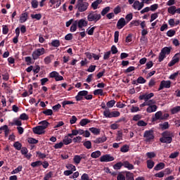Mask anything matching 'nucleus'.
Here are the masks:
<instances>
[{
	"label": "nucleus",
	"mask_w": 180,
	"mask_h": 180,
	"mask_svg": "<svg viewBox=\"0 0 180 180\" xmlns=\"http://www.w3.org/2000/svg\"><path fill=\"white\" fill-rule=\"evenodd\" d=\"M153 96H154V94L153 93H150V94H142L141 96H139V99L140 101H149V99H151V98H153Z\"/></svg>",
	"instance_id": "nucleus-14"
},
{
	"label": "nucleus",
	"mask_w": 180,
	"mask_h": 180,
	"mask_svg": "<svg viewBox=\"0 0 180 180\" xmlns=\"http://www.w3.org/2000/svg\"><path fill=\"white\" fill-rule=\"evenodd\" d=\"M53 57L52 55L49 56H46L44 59V61L45 63V64H50V63H51V58Z\"/></svg>",
	"instance_id": "nucleus-54"
},
{
	"label": "nucleus",
	"mask_w": 180,
	"mask_h": 180,
	"mask_svg": "<svg viewBox=\"0 0 180 180\" xmlns=\"http://www.w3.org/2000/svg\"><path fill=\"white\" fill-rule=\"evenodd\" d=\"M125 19L127 20V23H129V22H130V20H131V19H133V14L129 13V14L127 15L125 17Z\"/></svg>",
	"instance_id": "nucleus-62"
},
{
	"label": "nucleus",
	"mask_w": 180,
	"mask_h": 180,
	"mask_svg": "<svg viewBox=\"0 0 180 180\" xmlns=\"http://www.w3.org/2000/svg\"><path fill=\"white\" fill-rule=\"evenodd\" d=\"M63 143L65 144V146H68V144H71V143H72V139H71V138L65 136L63 140Z\"/></svg>",
	"instance_id": "nucleus-26"
},
{
	"label": "nucleus",
	"mask_w": 180,
	"mask_h": 180,
	"mask_svg": "<svg viewBox=\"0 0 180 180\" xmlns=\"http://www.w3.org/2000/svg\"><path fill=\"white\" fill-rule=\"evenodd\" d=\"M137 82H138V84H146V79H144V77H139L137 79Z\"/></svg>",
	"instance_id": "nucleus-61"
},
{
	"label": "nucleus",
	"mask_w": 180,
	"mask_h": 180,
	"mask_svg": "<svg viewBox=\"0 0 180 180\" xmlns=\"http://www.w3.org/2000/svg\"><path fill=\"white\" fill-rule=\"evenodd\" d=\"M157 18H158V13H155L151 14L150 20V23L154 22V20H155V19H157Z\"/></svg>",
	"instance_id": "nucleus-50"
},
{
	"label": "nucleus",
	"mask_w": 180,
	"mask_h": 180,
	"mask_svg": "<svg viewBox=\"0 0 180 180\" xmlns=\"http://www.w3.org/2000/svg\"><path fill=\"white\" fill-rule=\"evenodd\" d=\"M154 167V161L151 160H147V167L149 169H152V168Z\"/></svg>",
	"instance_id": "nucleus-42"
},
{
	"label": "nucleus",
	"mask_w": 180,
	"mask_h": 180,
	"mask_svg": "<svg viewBox=\"0 0 180 180\" xmlns=\"http://www.w3.org/2000/svg\"><path fill=\"white\" fill-rule=\"evenodd\" d=\"M175 30H170L169 31H167V35L168 36V37H172L173 36H175Z\"/></svg>",
	"instance_id": "nucleus-59"
},
{
	"label": "nucleus",
	"mask_w": 180,
	"mask_h": 180,
	"mask_svg": "<svg viewBox=\"0 0 180 180\" xmlns=\"http://www.w3.org/2000/svg\"><path fill=\"white\" fill-rule=\"evenodd\" d=\"M46 54V49L44 48H39L35 49L32 53V57L34 60H38L40 56Z\"/></svg>",
	"instance_id": "nucleus-5"
},
{
	"label": "nucleus",
	"mask_w": 180,
	"mask_h": 180,
	"mask_svg": "<svg viewBox=\"0 0 180 180\" xmlns=\"http://www.w3.org/2000/svg\"><path fill=\"white\" fill-rule=\"evenodd\" d=\"M53 176V172H49L47 173L45 176L44 177V180H50V178Z\"/></svg>",
	"instance_id": "nucleus-60"
},
{
	"label": "nucleus",
	"mask_w": 180,
	"mask_h": 180,
	"mask_svg": "<svg viewBox=\"0 0 180 180\" xmlns=\"http://www.w3.org/2000/svg\"><path fill=\"white\" fill-rule=\"evenodd\" d=\"M121 140H123V132H122V131H118L116 141H120Z\"/></svg>",
	"instance_id": "nucleus-38"
},
{
	"label": "nucleus",
	"mask_w": 180,
	"mask_h": 180,
	"mask_svg": "<svg viewBox=\"0 0 180 180\" xmlns=\"http://www.w3.org/2000/svg\"><path fill=\"white\" fill-rule=\"evenodd\" d=\"M164 88H171V81L167 80H162L160 82V87L158 89V91H161L162 89H164Z\"/></svg>",
	"instance_id": "nucleus-13"
},
{
	"label": "nucleus",
	"mask_w": 180,
	"mask_h": 180,
	"mask_svg": "<svg viewBox=\"0 0 180 180\" xmlns=\"http://www.w3.org/2000/svg\"><path fill=\"white\" fill-rule=\"evenodd\" d=\"M88 6H89L88 2L84 1V0H77L76 9H77L78 12H85L88 9Z\"/></svg>",
	"instance_id": "nucleus-3"
},
{
	"label": "nucleus",
	"mask_w": 180,
	"mask_h": 180,
	"mask_svg": "<svg viewBox=\"0 0 180 180\" xmlns=\"http://www.w3.org/2000/svg\"><path fill=\"white\" fill-rule=\"evenodd\" d=\"M109 11H110V7L107 6L102 10L100 15H101V16H105V15H106Z\"/></svg>",
	"instance_id": "nucleus-36"
},
{
	"label": "nucleus",
	"mask_w": 180,
	"mask_h": 180,
	"mask_svg": "<svg viewBox=\"0 0 180 180\" xmlns=\"http://www.w3.org/2000/svg\"><path fill=\"white\" fill-rule=\"evenodd\" d=\"M115 103H116V101L115 100H111L107 103V106L108 108H113Z\"/></svg>",
	"instance_id": "nucleus-58"
},
{
	"label": "nucleus",
	"mask_w": 180,
	"mask_h": 180,
	"mask_svg": "<svg viewBox=\"0 0 180 180\" xmlns=\"http://www.w3.org/2000/svg\"><path fill=\"white\" fill-rule=\"evenodd\" d=\"M87 123H91V121L88 119H82L80 122H79V124L80 126H86V124Z\"/></svg>",
	"instance_id": "nucleus-41"
},
{
	"label": "nucleus",
	"mask_w": 180,
	"mask_h": 180,
	"mask_svg": "<svg viewBox=\"0 0 180 180\" xmlns=\"http://www.w3.org/2000/svg\"><path fill=\"white\" fill-rule=\"evenodd\" d=\"M13 147L15 150H18L19 151L22 150V143H20L19 141H16L14 143Z\"/></svg>",
	"instance_id": "nucleus-32"
},
{
	"label": "nucleus",
	"mask_w": 180,
	"mask_h": 180,
	"mask_svg": "<svg viewBox=\"0 0 180 180\" xmlns=\"http://www.w3.org/2000/svg\"><path fill=\"white\" fill-rule=\"evenodd\" d=\"M42 113H44V115H45L46 116H51V115H53V110L48 109V110H44Z\"/></svg>",
	"instance_id": "nucleus-47"
},
{
	"label": "nucleus",
	"mask_w": 180,
	"mask_h": 180,
	"mask_svg": "<svg viewBox=\"0 0 180 180\" xmlns=\"http://www.w3.org/2000/svg\"><path fill=\"white\" fill-rule=\"evenodd\" d=\"M66 168L69 169V171H72V172H74V171L77 170V168L73 165L69 164L66 165Z\"/></svg>",
	"instance_id": "nucleus-43"
},
{
	"label": "nucleus",
	"mask_w": 180,
	"mask_h": 180,
	"mask_svg": "<svg viewBox=\"0 0 180 180\" xmlns=\"http://www.w3.org/2000/svg\"><path fill=\"white\" fill-rule=\"evenodd\" d=\"M101 4H102V0H96L91 4V8L94 10L98 9V6H99Z\"/></svg>",
	"instance_id": "nucleus-23"
},
{
	"label": "nucleus",
	"mask_w": 180,
	"mask_h": 180,
	"mask_svg": "<svg viewBox=\"0 0 180 180\" xmlns=\"http://www.w3.org/2000/svg\"><path fill=\"white\" fill-rule=\"evenodd\" d=\"M132 8L136 11H141L144 8V3L139 2V1H135L132 5Z\"/></svg>",
	"instance_id": "nucleus-11"
},
{
	"label": "nucleus",
	"mask_w": 180,
	"mask_h": 180,
	"mask_svg": "<svg viewBox=\"0 0 180 180\" xmlns=\"http://www.w3.org/2000/svg\"><path fill=\"white\" fill-rule=\"evenodd\" d=\"M180 112V106H176L171 110L172 115H175Z\"/></svg>",
	"instance_id": "nucleus-40"
},
{
	"label": "nucleus",
	"mask_w": 180,
	"mask_h": 180,
	"mask_svg": "<svg viewBox=\"0 0 180 180\" xmlns=\"http://www.w3.org/2000/svg\"><path fill=\"white\" fill-rule=\"evenodd\" d=\"M31 5L34 9H37L39 6V1H37V0H32Z\"/></svg>",
	"instance_id": "nucleus-46"
},
{
	"label": "nucleus",
	"mask_w": 180,
	"mask_h": 180,
	"mask_svg": "<svg viewBox=\"0 0 180 180\" xmlns=\"http://www.w3.org/2000/svg\"><path fill=\"white\" fill-rule=\"evenodd\" d=\"M81 179L82 180H92V179H89V176L88 175V174H83L82 177H81Z\"/></svg>",
	"instance_id": "nucleus-64"
},
{
	"label": "nucleus",
	"mask_w": 180,
	"mask_h": 180,
	"mask_svg": "<svg viewBox=\"0 0 180 180\" xmlns=\"http://www.w3.org/2000/svg\"><path fill=\"white\" fill-rule=\"evenodd\" d=\"M27 141L30 144H37V143H39V141L34 139V138H29Z\"/></svg>",
	"instance_id": "nucleus-55"
},
{
	"label": "nucleus",
	"mask_w": 180,
	"mask_h": 180,
	"mask_svg": "<svg viewBox=\"0 0 180 180\" xmlns=\"http://www.w3.org/2000/svg\"><path fill=\"white\" fill-rule=\"evenodd\" d=\"M160 127L163 130H167V129H169V124L168 123V122H165L163 124H162Z\"/></svg>",
	"instance_id": "nucleus-52"
},
{
	"label": "nucleus",
	"mask_w": 180,
	"mask_h": 180,
	"mask_svg": "<svg viewBox=\"0 0 180 180\" xmlns=\"http://www.w3.org/2000/svg\"><path fill=\"white\" fill-rule=\"evenodd\" d=\"M41 164V161H36L31 163V167H32L33 168H36V167H40Z\"/></svg>",
	"instance_id": "nucleus-48"
},
{
	"label": "nucleus",
	"mask_w": 180,
	"mask_h": 180,
	"mask_svg": "<svg viewBox=\"0 0 180 180\" xmlns=\"http://www.w3.org/2000/svg\"><path fill=\"white\" fill-rule=\"evenodd\" d=\"M120 116V112L119 111H112L110 114V118L112 117H119Z\"/></svg>",
	"instance_id": "nucleus-45"
},
{
	"label": "nucleus",
	"mask_w": 180,
	"mask_h": 180,
	"mask_svg": "<svg viewBox=\"0 0 180 180\" xmlns=\"http://www.w3.org/2000/svg\"><path fill=\"white\" fill-rule=\"evenodd\" d=\"M167 12L170 15H175L176 13V6H171L167 8Z\"/></svg>",
	"instance_id": "nucleus-21"
},
{
	"label": "nucleus",
	"mask_w": 180,
	"mask_h": 180,
	"mask_svg": "<svg viewBox=\"0 0 180 180\" xmlns=\"http://www.w3.org/2000/svg\"><path fill=\"white\" fill-rule=\"evenodd\" d=\"M123 167L129 170L134 169V165H133V164L129 163V161L123 162Z\"/></svg>",
	"instance_id": "nucleus-19"
},
{
	"label": "nucleus",
	"mask_w": 180,
	"mask_h": 180,
	"mask_svg": "<svg viewBox=\"0 0 180 180\" xmlns=\"http://www.w3.org/2000/svg\"><path fill=\"white\" fill-rule=\"evenodd\" d=\"M89 130L93 133V134H96V136H98V134H100L101 133V129L98 128L91 127L89 128Z\"/></svg>",
	"instance_id": "nucleus-31"
},
{
	"label": "nucleus",
	"mask_w": 180,
	"mask_h": 180,
	"mask_svg": "<svg viewBox=\"0 0 180 180\" xmlns=\"http://www.w3.org/2000/svg\"><path fill=\"white\" fill-rule=\"evenodd\" d=\"M107 140L108 138H106V136H102L96 139L93 142L95 143V144H101L102 143H105Z\"/></svg>",
	"instance_id": "nucleus-18"
},
{
	"label": "nucleus",
	"mask_w": 180,
	"mask_h": 180,
	"mask_svg": "<svg viewBox=\"0 0 180 180\" xmlns=\"http://www.w3.org/2000/svg\"><path fill=\"white\" fill-rule=\"evenodd\" d=\"M127 25L126 20L124 18H121L117 22V29H123Z\"/></svg>",
	"instance_id": "nucleus-15"
},
{
	"label": "nucleus",
	"mask_w": 180,
	"mask_h": 180,
	"mask_svg": "<svg viewBox=\"0 0 180 180\" xmlns=\"http://www.w3.org/2000/svg\"><path fill=\"white\" fill-rule=\"evenodd\" d=\"M110 115H111V112L106 109L104 112H103V115L105 116V117H109L110 118Z\"/></svg>",
	"instance_id": "nucleus-63"
},
{
	"label": "nucleus",
	"mask_w": 180,
	"mask_h": 180,
	"mask_svg": "<svg viewBox=\"0 0 180 180\" xmlns=\"http://www.w3.org/2000/svg\"><path fill=\"white\" fill-rule=\"evenodd\" d=\"M39 124H41V125H39L41 127V128L44 129V130H46V129H47V127H49V122H47L46 120H44V121H41L39 122Z\"/></svg>",
	"instance_id": "nucleus-28"
},
{
	"label": "nucleus",
	"mask_w": 180,
	"mask_h": 180,
	"mask_svg": "<svg viewBox=\"0 0 180 180\" xmlns=\"http://www.w3.org/2000/svg\"><path fill=\"white\" fill-rule=\"evenodd\" d=\"M147 125V123L146 122H144L143 120H139L137 122V126H139V127H144Z\"/></svg>",
	"instance_id": "nucleus-56"
},
{
	"label": "nucleus",
	"mask_w": 180,
	"mask_h": 180,
	"mask_svg": "<svg viewBox=\"0 0 180 180\" xmlns=\"http://www.w3.org/2000/svg\"><path fill=\"white\" fill-rule=\"evenodd\" d=\"M86 95H88V91L84 90L79 91L77 95L75 96V99L76 101H77V102L79 101H82L84 99V97H86Z\"/></svg>",
	"instance_id": "nucleus-12"
},
{
	"label": "nucleus",
	"mask_w": 180,
	"mask_h": 180,
	"mask_svg": "<svg viewBox=\"0 0 180 180\" xmlns=\"http://www.w3.org/2000/svg\"><path fill=\"white\" fill-rule=\"evenodd\" d=\"M126 180H134V174L130 172H125Z\"/></svg>",
	"instance_id": "nucleus-20"
},
{
	"label": "nucleus",
	"mask_w": 180,
	"mask_h": 180,
	"mask_svg": "<svg viewBox=\"0 0 180 180\" xmlns=\"http://www.w3.org/2000/svg\"><path fill=\"white\" fill-rule=\"evenodd\" d=\"M22 169H23V167H22V165H20L16 169L13 170L11 172V174H12V175H13L14 174H18V172H20L22 171Z\"/></svg>",
	"instance_id": "nucleus-37"
},
{
	"label": "nucleus",
	"mask_w": 180,
	"mask_h": 180,
	"mask_svg": "<svg viewBox=\"0 0 180 180\" xmlns=\"http://www.w3.org/2000/svg\"><path fill=\"white\" fill-rule=\"evenodd\" d=\"M125 172H120L117 176V180H126Z\"/></svg>",
	"instance_id": "nucleus-29"
},
{
	"label": "nucleus",
	"mask_w": 180,
	"mask_h": 180,
	"mask_svg": "<svg viewBox=\"0 0 180 180\" xmlns=\"http://www.w3.org/2000/svg\"><path fill=\"white\" fill-rule=\"evenodd\" d=\"M76 23H77V27H79V29H82V27H86V26H88V21L84 18L77 20Z\"/></svg>",
	"instance_id": "nucleus-10"
},
{
	"label": "nucleus",
	"mask_w": 180,
	"mask_h": 180,
	"mask_svg": "<svg viewBox=\"0 0 180 180\" xmlns=\"http://www.w3.org/2000/svg\"><path fill=\"white\" fill-rule=\"evenodd\" d=\"M157 105H149L148 107V108L146 109V112H148V113H153V112H156L157 111Z\"/></svg>",
	"instance_id": "nucleus-22"
},
{
	"label": "nucleus",
	"mask_w": 180,
	"mask_h": 180,
	"mask_svg": "<svg viewBox=\"0 0 180 180\" xmlns=\"http://www.w3.org/2000/svg\"><path fill=\"white\" fill-rule=\"evenodd\" d=\"M122 167H123V162H117L113 165L114 169H117V170L120 169V168H122Z\"/></svg>",
	"instance_id": "nucleus-44"
},
{
	"label": "nucleus",
	"mask_w": 180,
	"mask_h": 180,
	"mask_svg": "<svg viewBox=\"0 0 180 180\" xmlns=\"http://www.w3.org/2000/svg\"><path fill=\"white\" fill-rule=\"evenodd\" d=\"M164 168H165V164L160 162L154 167V169L155 171H160V169H164Z\"/></svg>",
	"instance_id": "nucleus-25"
},
{
	"label": "nucleus",
	"mask_w": 180,
	"mask_h": 180,
	"mask_svg": "<svg viewBox=\"0 0 180 180\" xmlns=\"http://www.w3.org/2000/svg\"><path fill=\"white\" fill-rule=\"evenodd\" d=\"M129 150H130V147L129 146V145H124L120 148L121 153H127Z\"/></svg>",
	"instance_id": "nucleus-34"
},
{
	"label": "nucleus",
	"mask_w": 180,
	"mask_h": 180,
	"mask_svg": "<svg viewBox=\"0 0 180 180\" xmlns=\"http://www.w3.org/2000/svg\"><path fill=\"white\" fill-rule=\"evenodd\" d=\"M72 141L74 143H81V141H82V137H81L79 136H76V137L73 138Z\"/></svg>",
	"instance_id": "nucleus-57"
},
{
	"label": "nucleus",
	"mask_w": 180,
	"mask_h": 180,
	"mask_svg": "<svg viewBox=\"0 0 180 180\" xmlns=\"http://www.w3.org/2000/svg\"><path fill=\"white\" fill-rule=\"evenodd\" d=\"M83 146H85L87 150H91L92 148V143H91V141H86L83 143Z\"/></svg>",
	"instance_id": "nucleus-33"
},
{
	"label": "nucleus",
	"mask_w": 180,
	"mask_h": 180,
	"mask_svg": "<svg viewBox=\"0 0 180 180\" xmlns=\"http://www.w3.org/2000/svg\"><path fill=\"white\" fill-rule=\"evenodd\" d=\"M101 155V150H96L91 154V158H99Z\"/></svg>",
	"instance_id": "nucleus-24"
},
{
	"label": "nucleus",
	"mask_w": 180,
	"mask_h": 180,
	"mask_svg": "<svg viewBox=\"0 0 180 180\" xmlns=\"http://www.w3.org/2000/svg\"><path fill=\"white\" fill-rule=\"evenodd\" d=\"M34 134H44V129L41 126H37L32 129Z\"/></svg>",
	"instance_id": "nucleus-16"
},
{
	"label": "nucleus",
	"mask_w": 180,
	"mask_h": 180,
	"mask_svg": "<svg viewBox=\"0 0 180 180\" xmlns=\"http://www.w3.org/2000/svg\"><path fill=\"white\" fill-rule=\"evenodd\" d=\"M144 141L146 143H151L154 140V131L148 130L146 131L143 134Z\"/></svg>",
	"instance_id": "nucleus-6"
},
{
	"label": "nucleus",
	"mask_w": 180,
	"mask_h": 180,
	"mask_svg": "<svg viewBox=\"0 0 180 180\" xmlns=\"http://www.w3.org/2000/svg\"><path fill=\"white\" fill-rule=\"evenodd\" d=\"M78 27V24L77 23V21H74L70 27V32H74L77 31V29Z\"/></svg>",
	"instance_id": "nucleus-30"
},
{
	"label": "nucleus",
	"mask_w": 180,
	"mask_h": 180,
	"mask_svg": "<svg viewBox=\"0 0 180 180\" xmlns=\"http://www.w3.org/2000/svg\"><path fill=\"white\" fill-rule=\"evenodd\" d=\"M31 18L32 19H37V20H40L41 19V14H32Z\"/></svg>",
	"instance_id": "nucleus-49"
},
{
	"label": "nucleus",
	"mask_w": 180,
	"mask_h": 180,
	"mask_svg": "<svg viewBox=\"0 0 180 180\" xmlns=\"http://www.w3.org/2000/svg\"><path fill=\"white\" fill-rule=\"evenodd\" d=\"M180 60V52L176 53L174 57L172 58V60L168 63L169 67H172L176 64V63H179Z\"/></svg>",
	"instance_id": "nucleus-7"
},
{
	"label": "nucleus",
	"mask_w": 180,
	"mask_h": 180,
	"mask_svg": "<svg viewBox=\"0 0 180 180\" xmlns=\"http://www.w3.org/2000/svg\"><path fill=\"white\" fill-rule=\"evenodd\" d=\"M161 118H162V111H158L155 114V117L153 118V120H161Z\"/></svg>",
	"instance_id": "nucleus-27"
},
{
	"label": "nucleus",
	"mask_w": 180,
	"mask_h": 180,
	"mask_svg": "<svg viewBox=\"0 0 180 180\" xmlns=\"http://www.w3.org/2000/svg\"><path fill=\"white\" fill-rule=\"evenodd\" d=\"M81 160H86V155L84 154L76 155L73 158V161L77 165L81 162Z\"/></svg>",
	"instance_id": "nucleus-9"
},
{
	"label": "nucleus",
	"mask_w": 180,
	"mask_h": 180,
	"mask_svg": "<svg viewBox=\"0 0 180 180\" xmlns=\"http://www.w3.org/2000/svg\"><path fill=\"white\" fill-rule=\"evenodd\" d=\"M100 161L101 162H110V161H115V158L110 154L104 155L101 157Z\"/></svg>",
	"instance_id": "nucleus-8"
},
{
	"label": "nucleus",
	"mask_w": 180,
	"mask_h": 180,
	"mask_svg": "<svg viewBox=\"0 0 180 180\" xmlns=\"http://www.w3.org/2000/svg\"><path fill=\"white\" fill-rule=\"evenodd\" d=\"M174 132L170 131H165L162 134V137L160 138V143L165 144H171L172 143V139L174 137Z\"/></svg>",
	"instance_id": "nucleus-1"
},
{
	"label": "nucleus",
	"mask_w": 180,
	"mask_h": 180,
	"mask_svg": "<svg viewBox=\"0 0 180 180\" xmlns=\"http://www.w3.org/2000/svg\"><path fill=\"white\" fill-rule=\"evenodd\" d=\"M94 95H100L101 96H103V90L98 89L94 91Z\"/></svg>",
	"instance_id": "nucleus-39"
},
{
	"label": "nucleus",
	"mask_w": 180,
	"mask_h": 180,
	"mask_svg": "<svg viewBox=\"0 0 180 180\" xmlns=\"http://www.w3.org/2000/svg\"><path fill=\"white\" fill-rule=\"evenodd\" d=\"M20 119L21 120H29V116L26 113H22L20 115Z\"/></svg>",
	"instance_id": "nucleus-53"
},
{
	"label": "nucleus",
	"mask_w": 180,
	"mask_h": 180,
	"mask_svg": "<svg viewBox=\"0 0 180 180\" xmlns=\"http://www.w3.org/2000/svg\"><path fill=\"white\" fill-rule=\"evenodd\" d=\"M1 129H3L6 137H7V136H9V129L8 128L7 125L3 126Z\"/></svg>",
	"instance_id": "nucleus-51"
},
{
	"label": "nucleus",
	"mask_w": 180,
	"mask_h": 180,
	"mask_svg": "<svg viewBox=\"0 0 180 180\" xmlns=\"http://www.w3.org/2000/svg\"><path fill=\"white\" fill-rule=\"evenodd\" d=\"M51 44L53 47H60V40L58 39L53 40Z\"/></svg>",
	"instance_id": "nucleus-35"
},
{
	"label": "nucleus",
	"mask_w": 180,
	"mask_h": 180,
	"mask_svg": "<svg viewBox=\"0 0 180 180\" xmlns=\"http://www.w3.org/2000/svg\"><path fill=\"white\" fill-rule=\"evenodd\" d=\"M29 18V14L27 13H23L21 14V15L20 16V23H25V22H26V20H27Z\"/></svg>",
	"instance_id": "nucleus-17"
},
{
	"label": "nucleus",
	"mask_w": 180,
	"mask_h": 180,
	"mask_svg": "<svg viewBox=\"0 0 180 180\" xmlns=\"http://www.w3.org/2000/svg\"><path fill=\"white\" fill-rule=\"evenodd\" d=\"M101 19H102V15L96 11H90L87 15V20L89 22L96 23V22H99Z\"/></svg>",
	"instance_id": "nucleus-2"
},
{
	"label": "nucleus",
	"mask_w": 180,
	"mask_h": 180,
	"mask_svg": "<svg viewBox=\"0 0 180 180\" xmlns=\"http://www.w3.org/2000/svg\"><path fill=\"white\" fill-rule=\"evenodd\" d=\"M172 48L165 46L164 47L160 53H159L158 60L159 63H161L162 61H164V58L168 56V54H170Z\"/></svg>",
	"instance_id": "nucleus-4"
}]
</instances>
